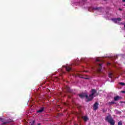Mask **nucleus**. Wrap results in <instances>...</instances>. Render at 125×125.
I'll return each mask as SVG.
<instances>
[{
	"label": "nucleus",
	"instance_id": "nucleus-14",
	"mask_svg": "<svg viewBox=\"0 0 125 125\" xmlns=\"http://www.w3.org/2000/svg\"><path fill=\"white\" fill-rule=\"evenodd\" d=\"M76 77H79V78H83V75L81 74H78L77 76H76Z\"/></svg>",
	"mask_w": 125,
	"mask_h": 125
},
{
	"label": "nucleus",
	"instance_id": "nucleus-16",
	"mask_svg": "<svg viewBox=\"0 0 125 125\" xmlns=\"http://www.w3.org/2000/svg\"><path fill=\"white\" fill-rule=\"evenodd\" d=\"M109 105H112V104H116V103L115 102L112 101L109 103Z\"/></svg>",
	"mask_w": 125,
	"mask_h": 125
},
{
	"label": "nucleus",
	"instance_id": "nucleus-17",
	"mask_svg": "<svg viewBox=\"0 0 125 125\" xmlns=\"http://www.w3.org/2000/svg\"><path fill=\"white\" fill-rule=\"evenodd\" d=\"M119 84L122 86L125 85V83L122 82L119 83Z\"/></svg>",
	"mask_w": 125,
	"mask_h": 125
},
{
	"label": "nucleus",
	"instance_id": "nucleus-26",
	"mask_svg": "<svg viewBox=\"0 0 125 125\" xmlns=\"http://www.w3.org/2000/svg\"><path fill=\"white\" fill-rule=\"evenodd\" d=\"M83 1H85L86 0H82Z\"/></svg>",
	"mask_w": 125,
	"mask_h": 125
},
{
	"label": "nucleus",
	"instance_id": "nucleus-6",
	"mask_svg": "<svg viewBox=\"0 0 125 125\" xmlns=\"http://www.w3.org/2000/svg\"><path fill=\"white\" fill-rule=\"evenodd\" d=\"M44 110V107H41L40 109L37 111V113H42L43 111Z\"/></svg>",
	"mask_w": 125,
	"mask_h": 125
},
{
	"label": "nucleus",
	"instance_id": "nucleus-11",
	"mask_svg": "<svg viewBox=\"0 0 125 125\" xmlns=\"http://www.w3.org/2000/svg\"><path fill=\"white\" fill-rule=\"evenodd\" d=\"M108 77H109V78H110V79H112V77H113V73L110 72L108 74Z\"/></svg>",
	"mask_w": 125,
	"mask_h": 125
},
{
	"label": "nucleus",
	"instance_id": "nucleus-19",
	"mask_svg": "<svg viewBox=\"0 0 125 125\" xmlns=\"http://www.w3.org/2000/svg\"><path fill=\"white\" fill-rule=\"evenodd\" d=\"M61 116V114L58 113L57 116H56V118H58L59 116Z\"/></svg>",
	"mask_w": 125,
	"mask_h": 125
},
{
	"label": "nucleus",
	"instance_id": "nucleus-12",
	"mask_svg": "<svg viewBox=\"0 0 125 125\" xmlns=\"http://www.w3.org/2000/svg\"><path fill=\"white\" fill-rule=\"evenodd\" d=\"M9 123H10V121L5 122H3L2 124V125H6V124H9Z\"/></svg>",
	"mask_w": 125,
	"mask_h": 125
},
{
	"label": "nucleus",
	"instance_id": "nucleus-27",
	"mask_svg": "<svg viewBox=\"0 0 125 125\" xmlns=\"http://www.w3.org/2000/svg\"><path fill=\"white\" fill-rule=\"evenodd\" d=\"M68 89L69 90V88H68Z\"/></svg>",
	"mask_w": 125,
	"mask_h": 125
},
{
	"label": "nucleus",
	"instance_id": "nucleus-21",
	"mask_svg": "<svg viewBox=\"0 0 125 125\" xmlns=\"http://www.w3.org/2000/svg\"><path fill=\"white\" fill-rule=\"evenodd\" d=\"M100 61V60H99L98 59L96 60V62H99Z\"/></svg>",
	"mask_w": 125,
	"mask_h": 125
},
{
	"label": "nucleus",
	"instance_id": "nucleus-8",
	"mask_svg": "<svg viewBox=\"0 0 125 125\" xmlns=\"http://www.w3.org/2000/svg\"><path fill=\"white\" fill-rule=\"evenodd\" d=\"M65 68L66 69V70L67 72H70V71H72V68H71L70 66H65Z\"/></svg>",
	"mask_w": 125,
	"mask_h": 125
},
{
	"label": "nucleus",
	"instance_id": "nucleus-2",
	"mask_svg": "<svg viewBox=\"0 0 125 125\" xmlns=\"http://www.w3.org/2000/svg\"><path fill=\"white\" fill-rule=\"evenodd\" d=\"M105 121L108 122L111 125H115V121L110 115H108L105 117Z\"/></svg>",
	"mask_w": 125,
	"mask_h": 125
},
{
	"label": "nucleus",
	"instance_id": "nucleus-25",
	"mask_svg": "<svg viewBox=\"0 0 125 125\" xmlns=\"http://www.w3.org/2000/svg\"><path fill=\"white\" fill-rule=\"evenodd\" d=\"M38 125H41V123L38 124Z\"/></svg>",
	"mask_w": 125,
	"mask_h": 125
},
{
	"label": "nucleus",
	"instance_id": "nucleus-7",
	"mask_svg": "<svg viewBox=\"0 0 125 125\" xmlns=\"http://www.w3.org/2000/svg\"><path fill=\"white\" fill-rule=\"evenodd\" d=\"M101 68H102V64L100 63L99 64V68L98 69V72H101L102 71Z\"/></svg>",
	"mask_w": 125,
	"mask_h": 125
},
{
	"label": "nucleus",
	"instance_id": "nucleus-10",
	"mask_svg": "<svg viewBox=\"0 0 125 125\" xmlns=\"http://www.w3.org/2000/svg\"><path fill=\"white\" fill-rule=\"evenodd\" d=\"M114 112H115V114H117V115H121V113H122L121 111H120L117 109H115Z\"/></svg>",
	"mask_w": 125,
	"mask_h": 125
},
{
	"label": "nucleus",
	"instance_id": "nucleus-4",
	"mask_svg": "<svg viewBox=\"0 0 125 125\" xmlns=\"http://www.w3.org/2000/svg\"><path fill=\"white\" fill-rule=\"evenodd\" d=\"M98 105H99V104L98 103H95V104L93 105V107L94 111H96V110H97V109H98Z\"/></svg>",
	"mask_w": 125,
	"mask_h": 125
},
{
	"label": "nucleus",
	"instance_id": "nucleus-18",
	"mask_svg": "<svg viewBox=\"0 0 125 125\" xmlns=\"http://www.w3.org/2000/svg\"><path fill=\"white\" fill-rule=\"evenodd\" d=\"M118 125H123V122H122V121L119 122Z\"/></svg>",
	"mask_w": 125,
	"mask_h": 125
},
{
	"label": "nucleus",
	"instance_id": "nucleus-9",
	"mask_svg": "<svg viewBox=\"0 0 125 125\" xmlns=\"http://www.w3.org/2000/svg\"><path fill=\"white\" fill-rule=\"evenodd\" d=\"M82 119L85 121L86 122V121H88V117L87 116H83Z\"/></svg>",
	"mask_w": 125,
	"mask_h": 125
},
{
	"label": "nucleus",
	"instance_id": "nucleus-3",
	"mask_svg": "<svg viewBox=\"0 0 125 125\" xmlns=\"http://www.w3.org/2000/svg\"><path fill=\"white\" fill-rule=\"evenodd\" d=\"M112 21H113L114 23H119L122 21V18L112 19Z\"/></svg>",
	"mask_w": 125,
	"mask_h": 125
},
{
	"label": "nucleus",
	"instance_id": "nucleus-15",
	"mask_svg": "<svg viewBox=\"0 0 125 125\" xmlns=\"http://www.w3.org/2000/svg\"><path fill=\"white\" fill-rule=\"evenodd\" d=\"M35 123H36V121H33L32 122H30V125H35Z\"/></svg>",
	"mask_w": 125,
	"mask_h": 125
},
{
	"label": "nucleus",
	"instance_id": "nucleus-20",
	"mask_svg": "<svg viewBox=\"0 0 125 125\" xmlns=\"http://www.w3.org/2000/svg\"><path fill=\"white\" fill-rule=\"evenodd\" d=\"M0 121L1 122H3V119H2V118H1L0 117Z\"/></svg>",
	"mask_w": 125,
	"mask_h": 125
},
{
	"label": "nucleus",
	"instance_id": "nucleus-28",
	"mask_svg": "<svg viewBox=\"0 0 125 125\" xmlns=\"http://www.w3.org/2000/svg\"><path fill=\"white\" fill-rule=\"evenodd\" d=\"M85 79H87V78H85Z\"/></svg>",
	"mask_w": 125,
	"mask_h": 125
},
{
	"label": "nucleus",
	"instance_id": "nucleus-24",
	"mask_svg": "<svg viewBox=\"0 0 125 125\" xmlns=\"http://www.w3.org/2000/svg\"><path fill=\"white\" fill-rule=\"evenodd\" d=\"M119 10H120V11H122V10H123L122 9L120 8Z\"/></svg>",
	"mask_w": 125,
	"mask_h": 125
},
{
	"label": "nucleus",
	"instance_id": "nucleus-23",
	"mask_svg": "<svg viewBox=\"0 0 125 125\" xmlns=\"http://www.w3.org/2000/svg\"><path fill=\"white\" fill-rule=\"evenodd\" d=\"M122 1H123V2H125V0H122Z\"/></svg>",
	"mask_w": 125,
	"mask_h": 125
},
{
	"label": "nucleus",
	"instance_id": "nucleus-5",
	"mask_svg": "<svg viewBox=\"0 0 125 125\" xmlns=\"http://www.w3.org/2000/svg\"><path fill=\"white\" fill-rule=\"evenodd\" d=\"M114 101H119L120 99H122V97L117 96L114 98Z\"/></svg>",
	"mask_w": 125,
	"mask_h": 125
},
{
	"label": "nucleus",
	"instance_id": "nucleus-22",
	"mask_svg": "<svg viewBox=\"0 0 125 125\" xmlns=\"http://www.w3.org/2000/svg\"><path fill=\"white\" fill-rule=\"evenodd\" d=\"M122 93H125V91H121Z\"/></svg>",
	"mask_w": 125,
	"mask_h": 125
},
{
	"label": "nucleus",
	"instance_id": "nucleus-1",
	"mask_svg": "<svg viewBox=\"0 0 125 125\" xmlns=\"http://www.w3.org/2000/svg\"><path fill=\"white\" fill-rule=\"evenodd\" d=\"M96 96H97V92L96 91V90L94 89H92L91 91V94H90L89 96H88L85 93H82L79 95L81 98L85 97L87 101H91L92 99H93V97H95Z\"/></svg>",
	"mask_w": 125,
	"mask_h": 125
},
{
	"label": "nucleus",
	"instance_id": "nucleus-13",
	"mask_svg": "<svg viewBox=\"0 0 125 125\" xmlns=\"http://www.w3.org/2000/svg\"><path fill=\"white\" fill-rule=\"evenodd\" d=\"M101 8V7H94L93 8V9H95L96 10H98L99 9H100Z\"/></svg>",
	"mask_w": 125,
	"mask_h": 125
}]
</instances>
